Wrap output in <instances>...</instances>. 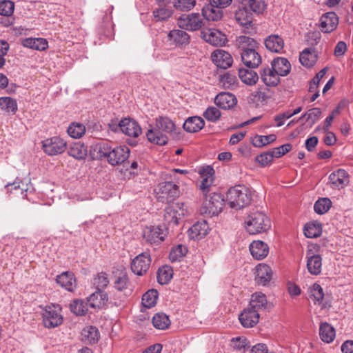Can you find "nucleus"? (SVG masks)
Returning <instances> with one entry per match:
<instances>
[{"label": "nucleus", "mask_w": 353, "mask_h": 353, "mask_svg": "<svg viewBox=\"0 0 353 353\" xmlns=\"http://www.w3.org/2000/svg\"><path fill=\"white\" fill-rule=\"evenodd\" d=\"M250 190L243 185H236L230 188L226 194V201L231 208L240 210L251 202Z\"/></svg>", "instance_id": "f257e3e1"}, {"label": "nucleus", "mask_w": 353, "mask_h": 353, "mask_svg": "<svg viewBox=\"0 0 353 353\" xmlns=\"http://www.w3.org/2000/svg\"><path fill=\"white\" fill-rule=\"evenodd\" d=\"M270 226V219L261 212L250 213L245 220V228L250 234L265 232Z\"/></svg>", "instance_id": "f03ea898"}, {"label": "nucleus", "mask_w": 353, "mask_h": 353, "mask_svg": "<svg viewBox=\"0 0 353 353\" xmlns=\"http://www.w3.org/2000/svg\"><path fill=\"white\" fill-rule=\"evenodd\" d=\"M99 152L107 158L108 161L112 165L121 164L128 157L130 150L127 146H117L112 148L108 143L100 146Z\"/></svg>", "instance_id": "7ed1b4c3"}, {"label": "nucleus", "mask_w": 353, "mask_h": 353, "mask_svg": "<svg viewBox=\"0 0 353 353\" xmlns=\"http://www.w3.org/2000/svg\"><path fill=\"white\" fill-rule=\"evenodd\" d=\"M43 322L45 327L54 328L60 325L63 322L61 314V307L58 305H47L42 312Z\"/></svg>", "instance_id": "20e7f679"}, {"label": "nucleus", "mask_w": 353, "mask_h": 353, "mask_svg": "<svg viewBox=\"0 0 353 353\" xmlns=\"http://www.w3.org/2000/svg\"><path fill=\"white\" fill-rule=\"evenodd\" d=\"M178 26L185 30L196 31L203 26V19L199 13L183 14L177 19Z\"/></svg>", "instance_id": "39448f33"}, {"label": "nucleus", "mask_w": 353, "mask_h": 353, "mask_svg": "<svg viewBox=\"0 0 353 353\" xmlns=\"http://www.w3.org/2000/svg\"><path fill=\"white\" fill-rule=\"evenodd\" d=\"M167 233L165 227L152 225L144 228L143 237L148 243L158 245L164 241Z\"/></svg>", "instance_id": "423d86ee"}, {"label": "nucleus", "mask_w": 353, "mask_h": 353, "mask_svg": "<svg viewBox=\"0 0 353 353\" xmlns=\"http://www.w3.org/2000/svg\"><path fill=\"white\" fill-rule=\"evenodd\" d=\"M150 265V254L145 252L139 254L132 259L131 262V270L134 274L142 276L148 272Z\"/></svg>", "instance_id": "0eeeda50"}, {"label": "nucleus", "mask_w": 353, "mask_h": 353, "mask_svg": "<svg viewBox=\"0 0 353 353\" xmlns=\"http://www.w3.org/2000/svg\"><path fill=\"white\" fill-rule=\"evenodd\" d=\"M45 153L50 156L63 153L66 149V142L59 137L47 139L42 142Z\"/></svg>", "instance_id": "6e6552de"}, {"label": "nucleus", "mask_w": 353, "mask_h": 353, "mask_svg": "<svg viewBox=\"0 0 353 353\" xmlns=\"http://www.w3.org/2000/svg\"><path fill=\"white\" fill-rule=\"evenodd\" d=\"M203 39L208 43L214 46H223L226 41V36L216 29H208L201 32Z\"/></svg>", "instance_id": "1a4fd4ad"}, {"label": "nucleus", "mask_w": 353, "mask_h": 353, "mask_svg": "<svg viewBox=\"0 0 353 353\" xmlns=\"http://www.w3.org/2000/svg\"><path fill=\"white\" fill-rule=\"evenodd\" d=\"M259 313L248 307L239 316V319L243 327L246 328L254 327L259 321Z\"/></svg>", "instance_id": "9d476101"}, {"label": "nucleus", "mask_w": 353, "mask_h": 353, "mask_svg": "<svg viewBox=\"0 0 353 353\" xmlns=\"http://www.w3.org/2000/svg\"><path fill=\"white\" fill-rule=\"evenodd\" d=\"M213 63L222 69H227L233 63V59L230 54L223 50L218 49L214 50L211 55Z\"/></svg>", "instance_id": "9b49d317"}, {"label": "nucleus", "mask_w": 353, "mask_h": 353, "mask_svg": "<svg viewBox=\"0 0 353 353\" xmlns=\"http://www.w3.org/2000/svg\"><path fill=\"white\" fill-rule=\"evenodd\" d=\"M248 307L259 313L270 310L272 305L268 301L267 297L264 294L256 292L251 296Z\"/></svg>", "instance_id": "f8f14e48"}, {"label": "nucleus", "mask_w": 353, "mask_h": 353, "mask_svg": "<svg viewBox=\"0 0 353 353\" xmlns=\"http://www.w3.org/2000/svg\"><path fill=\"white\" fill-rule=\"evenodd\" d=\"M214 103L219 108L230 110L236 105L237 99L234 94L230 92H222L214 98Z\"/></svg>", "instance_id": "ddd939ff"}, {"label": "nucleus", "mask_w": 353, "mask_h": 353, "mask_svg": "<svg viewBox=\"0 0 353 353\" xmlns=\"http://www.w3.org/2000/svg\"><path fill=\"white\" fill-rule=\"evenodd\" d=\"M254 48L244 50L241 53L243 63L250 68H257L261 63V57Z\"/></svg>", "instance_id": "4468645a"}, {"label": "nucleus", "mask_w": 353, "mask_h": 353, "mask_svg": "<svg viewBox=\"0 0 353 353\" xmlns=\"http://www.w3.org/2000/svg\"><path fill=\"white\" fill-rule=\"evenodd\" d=\"M330 183L334 188L341 189L349 183V174L343 169H338L329 176Z\"/></svg>", "instance_id": "2eb2a0df"}, {"label": "nucleus", "mask_w": 353, "mask_h": 353, "mask_svg": "<svg viewBox=\"0 0 353 353\" xmlns=\"http://www.w3.org/2000/svg\"><path fill=\"white\" fill-rule=\"evenodd\" d=\"M87 301L92 308L100 309L106 305L108 296L103 290L97 288V290L88 297Z\"/></svg>", "instance_id": "dca6fc26"}, {"label": "nucleus", "mask_w": 353, "mask_h": 353, "mask_svg": "<svg viewBox=\"0 0 353 353\" xmlns=\"http://www.w3.org/2000/svg\"><path fill=\"white\" fill-rule=\"evenodd\" d=\"M338 24V17L333 12L323 14L320 19L321 31L325 33H330L334 30L337 28Z\"/></svg>", "instance_id": "f3484780"}, {"label": "nucleus", "mask_w": 353, "mask_h": 353, "mask_svg": "<svg viewBox=\"0 0 353 353\" xmlns=\"http://www.w3.org/2000/svg\"><path fill=\"white\" fill-rule=\"evenodd\" d=\"M199 173L201 178L199 188L203 193L206 194L208 192V188L212 184L214 170L211 166L208 165L201 168L199 170Z\"/></svg>", "instance_id": "a211bd4d"}, {"label": "nucleus", "mask_w": 353, "mask_h": 353, "mask_svg": "<svg viewBox=\"0 0 353 353\" xmlns=\"http://www.w3.org/2000/svg\"><path fill=\"white\" fill-rule=\"evenodd\" d=\"M235 21L241 26L248 29L252 26L253 16L252 13L246 6H242L234 12Z\"/></svg>", "instance_id": "6ab92c4d"}, {"label": "nucleus", "mask_w": 353, "mask_h": 353, "mask_svg": "<svg viewBox=\"0 0 353 353\" xmlns=\"http://www.w3.org/2000/svg\"><path fill=\"white\" fill-rule=\"evenodd\" d=\"M224 205V199L219 194L214 193L210 196L209 199H206L205 206L207 208L209 213L218 214L220 213Z\"/></svg>", "instance_id": "aec40b11"}, {"label": "nucleus", "mask_w": 353, "mask_h": 353, "mask_svg": "<svg viewBox=\"0 0 353 353\" xmlns=\"http://www.w3.org/2000/svg\"><path fill=\"white\" fill-rule=\"evenodd\" d=\"M121 132L129 137H138L142 132L138 123L130 118L121 119Z\"/></svg>", "instance_id": "412c9836"}, {"label": "nucleus", "mask_w": 353, "mask_h": 353, "mask_svg": "<svg viewBox=\"0 0 353 353\" xmlns=\"http://www.w3.org/2000/svg\"><path fill=\"white\" fill-rule=\"evenodd\" d=\"M272 271L268 265L259 264L256 268L255 281L259 285L265 286L270 281Z\"/></svg>", "instance_id": "4be33fe9"}, {"label": "nucleus", "mask_w": 353, "mask_h": 353, "mask_svg": "<svg viewBox=\"0 0 353 353\" xmlns=\"http://www.w3.org/2000/svg\"><path fill=\"white\" fill-rule=\"evenodd\" d=\"M260 77L261 81L269 87H274L277 85L280 81L279 75L276 73L275 70L271 67H264L260 71Z\"/></svg>", "instance_id": "5701e85b"}, {"label": "nucleus", "mask_w": 353, "mask_h": 353, "mask_svg": "<svg viewBox=\"0 0 353 353\" xmlns=\"http://www.w3.org/2000/svg\"><path fill=\"white\" fill-rule=\"evenodd\" d=\"M209 230L210 228L206 221H199L189 229V236L192 239L199 240L205 236Z\"/></svg>", "instance_id": "b1692460"}, {"label": "nucleus", "mask_w": 353, "mask_h": 353, "mask_svg": "<svg viewBox=\"0 0 353 353\" xmlns=\"http://www.w3.org/2000/svg\"><path fill=\"white\" fill-rule=\"evenodd\" d=\"M250 251L255 259L262 260L268 256L269 246L262 241H254L250 245Z\"/></svg>", "instance_id": "393cba45"}, {"label": "nucleus", "mask_w": 353, "mask_h": 353, "mask_svg": "<svg viewBox=\"0 0 353 353\" xmlns=\"http://www.w3.org/2000/svg\"><path fill=\"white\" fill-rule=\"evenodd\" d=\"M157 193L163 199L174 198L179 194V187L172 182L164 181L159 184Z\"/></svg>", "instance_id": "a878e982"}, {"label": "nucleus", "mask_w": 353, "mask_h": 353, "mask_svg": "<svg viewBox=\"0 0 353 353\" xmlns=\"http://www.w3.org/2000/svg\"><path fill=\"white\" fill-rule=\"evenodd\" d=\"M201 15L203 19L204 18L207 21H216L222 18L223 10L210 1L209 4L204 6L202 8Z\"/></svg>", "instance_id": "bb28decb"}, {"label": "nucleus", "mask_w": 353, "mask_h": 353, "mask_svg": "<svg viewBox=\"0 0 353 353\" xmlns=\"http://www.w3.org/2000/svg\"><path fill=\"white\" fill-rule=\"evenodd\" d=\"M271 67L275 70L279 77L287 76L291 70V64L284 57H277L271 62Z\"/></svg>", "instance_id": "cd10ccee"}, {"label": "nucleus", "mask_w": 353, "mask_h": 353, "mask_svg": "<svg viewBox=\"0 0 353 353\" xmlns=\"http://www.w3.org/2000/svg\"><path fill=\"white\" fill-rule=\"evenodd\" d=\"M308 296L315 305L321 308H325L329 305L328 296L325 294L323 288H310Z\"/></svg>", "instance_id": "c85d7f7f"}, {"label": "nucleus", "mask_w": 353, "mask_h": 353, "mask_svg": "<svg viewBox=\"0 0 353 353\" xmlns=\"http://www.w3.org/2000/svg\"><path fill=\"white\" fill-rule=\"evenodd\" d=\"M317 51L314 48L304 49L299 56V61L301 63L307 68L312 67L317 61Z\"/></svg>", "instance_id": "c756f323"}, {"label": "nucleus", "mask_w": 353, "mask_h": 353, "mask_svg": "<svg viewBox=\"0 0 353 353\" xmlns=\"http://www.w3.org/2000/svg\"><path fill=\"white\" fill-rule=\"evenodd\" d=\"M307 268L308 272L313 275H318L321 272L322 259L319 254H312L310 252L307 253Z\"/></svg>", "instance_id": "7c9ffc66"}, {"label": "nucleus", "mask_w": 353, "mask_h": 353, "mask_svg": "<svg viewBox=\"0 0 353 353\" xmlns=\"http://www.w3.org/2000/svg\"><path fill=\"white\" fill-rule=\"evenodd\" d=\"M264 43L268 50L275 53H281L284 47L283 39L277 34L268 36Z\"/></svg>", "instance_id": "2f4dec72"}, {"label": "nucleus", "mask_w": 353, "mask_h": 353, "mask_svg": "<svg viewBox=\"0 0 353 353\" xmlns=\"http://www.w3.org/2000/svg\"><path fill=\"white\" fill-rule=\"evenodd\" d=\"M146 137L150 142L160 145H165L168 141L167 135L157 126L154 128L148 130Z\"/></svg>", "instance_id": "473e14b6"}, {"label": "nucleus", "mask_w": 353, "mask_h": 353, "mask_svg": "<svg viewBox=\"0 0 353 353\" xmlns=\"http://www.w3.org/2000/svg\"><path fill=\"white\" fill-rule=\"evenodd\" d=\"M156 126L165 134L174 136L176 133V126L173 121L166 117H159L156 119Z\"/></svg>", "instance_id": "72a5a7b5"}, {"label": "nucleus", "mask_w": 353, "mask_h": 353, "mask_svg": "<svg viewBox=\"0 0 353 353\" xmlns=\"http://www.w3.org/2000/svg\"><path fill=\"white\" fill-rule=\"evenodd\" d=\"M239 77L243 83L248 85H254L259 80L258 74L251 68H240Z\"/></svg>", "instance_id": "f704fd0d"}, {"label": "nucleus", "mask_w": 353, "mask_h": 353, "mask_svg": "<svg viewBox=\"0 0 353 353\" xmlns=\"http://www.w3.org/2000/svg\"><path fill=\"white\" fill-rule=\"evenodd\" d=\"M205 125L204 120L200 117H189L183 123V129L188 132H196L201 130Z\"/></svg>", "instance_id": "c9c22d12"}, {"label": "nucleus", "mask_w": 353, "mask_h": 353, "mask_svg": "<svg viewBox=\"0 0 353 353\" xmlns=\"http://www.w3.org/2000/svg\"><path fill=\"white\" fill-rule=\"evenodd\" d=\"M0 109L7 114H14L18 110L17 102L10 97H0Z\"/></svg>", "instance_id": "e433bc0d"}, {"label": "nucleus", "mask_w": 353, "mask_h": 353, "mask_svg": "<svg viewBox=\"0 0 353 353\" xmlns=\"http://www.w3.org/2000/svg\"><path fill=\"white\" fill-rule=\"evenodd\" d=\"M179 203H176L172 205L168 206L165 208V219L168 222H172L175 224L178 223L179 219L181 216L184 215L183 210L181 212L177 211L179 209Z\"/></svg>", "instance_id": "4c0bfd02"}, {"label": "nucleus", "mask_w": 353, "mask_h": 353, "mask_svg": "<svg viewBox=\"0 0 353 353\" xmlns=\"http://www.w3.org/2000/svg\"><path fill=\"white\" fill-rule=\"evenodd\" d=\"M319 335L323 341L331 343L335 338V330L330 324L323 323L320 325Z\"/></svg>", "instance_id": "58836bf2"}, {"label": "nucleus", "mask_w": 353, "mask_h": 353, "mask_svg": "<svg viewBox=\"0 0 353 353\" xmlns=\"http://www.w3.org/2000/svg\"><path fill=\"white\" fill-rule=\"evenodd\" d=\"M87 148L80 142L72 143L68 150V154L77 159H85L87 156Z\"/></svg>", "instance_id": "ea45409f"}, {"label": "nucleus", "mask_w": 353, "mask_h": 353, "mask_svg": "<svg viewBox=\"0 0 353 353\" xmlns=\"http://www.w3.org/2000/svg\"><path fill=\"white\" fill-rule=\"evenodd\" d=\"M168 37L170 41H172L176 45L187 44L190 39L188 34L181 30H172L169 32Z\"/></svg>", "instance_id": "a19ab883"}, {"label": "nucleus", "mask_w": 353, "mask_h": 353, "mask_svg": "<svg viewBox=\"0 0 353 353\" xmlns=\"http://www.w3.org/2000/svg\"><path fill=\"white\" fill-rule=\"evenodd\" d=\"M159 292L155 288H150L142 296V304L146 308L154 307L157 301Z\"/></svg>", "instance_id": "79ce46f5"}, {"label": "nucleus", "mask_w": 353, "mask_h": 353, "mask_svg": "<svg viewBox=\"0 0 353 353\" xmlns=\"http://www.w3.org/2000/svg\"><path fill=\"white\" fill-rule=\"evenodd\" d=\"M56 282L61 287H72L76 285V278L73 272L65 271L57 276Z\"/></svg>", "instance_id": "37998d69"}, {"label": "nucleus", "mask_w": 353, "mask_h": 353, "mask_svg": "<svg viewBox=\"0 0 353 353\" xmlns=\"http://www.w3.org/2000/svg\"><path fill=\"white\" fill-rule=\"evenodd\" d=\"M243 6L249 7L255 13L260 14L265 9V3L263 0H237Z\"/></svg>", "instance_id": "c03bdc74"}, {"label": "nucleus", "mask_w": 353, "mask_h": 353, "mask_svg": "<svg viewBox=\"0 0 353 353\" xmlns=\"http://www.w3.org/2000/svg\"><path fill=\"white\" fill-rule=\"evenodd\" d=\"M172 275V268L169 265H164L157 272V281L160 285H165L170 281Z\"/></svg>", "instance_id": "a18cd8bd"}, {"label": "nucleus", "mask_w": 353, "mask_h": 353, "mask_svg": "<svg viewBox=\"0 0 353 353\" xmlns=\"http://www.w3.org/2000/svg\"><path fill=\"white\" fill-rule=\"evenodd\" d=\"M219 82L225 89H234L237 86L238 79L234 74L225 72L220 76Z\"/></svg>", "instance_id": "49530a36"}, {"label": "nucleus", "mask_w": 353, "mask_h": 353, "mask_svg": "<svg viewBox=\"0 0 353 353\" xmlns=\"http://www.w3.org/2000/svg\"><path fill=\"white\" fill-rule=\"evenodd\" d=\"M81 336L90 343H95L98 341L99 333L97 327L90 325L83 329Z\"/></svg>", "instance_id": "de8ad7c7"}, {"label": "nucleus", "mask_w": 353, "mask_h": 353, "mask_svg": "<svg viewBox=\"0 0 353 353\" xmlns=\"http://www.w3.org/2000/svg\"><path fill=\"white\" fill-rule=\"evenodd\" d=\"M321 232V225L319 223H308L304 227V234L307 238L319 237Z\"/></svg>", "instance_id": "09e8293b"}, {"label": "nucleus", "mask_w": 353, "mask_h": 353, "mask_svg": "<svg viewBox=\"0 0 353 353\" xmlns=\"http://www.w3.org/2000/svg\"><path fill=\"white\" fill-rule=\"evenodd\" d=\"M88 305H89L88 301L85 302L83 300L77 299L70 303V311L76 315L83 316L85 314L88 310Z\"/></svg>", "instance_id": "8fccbe9b"}, {"label": "nucleus", "mask_w": 353, "mask_h": 353, "mask_svg": "<svg viewBox=\"0 0 353 353\" xmlns=\"http://www.w3.org/2000/svg\"><path fill=\"white\" fill-rule=\"evenodd\" d=\"M152 324L157 329L165 330L170 325V321L165 314L157 313L152 318Z\"/></svg>", "instance_id": "3c124183"}, {"label": "nucleus", "mask_w": 353, "mask_h": 353, "mask_svg": "<svg viewBox=\"0 0 353 353\" xmlns=\"http://www.w3.org/2000/svg\"><path fill=\"white\" fill-rule=\"evenodd\" d=\"M236 45L239 48L241 49L243 52L244 50L256 48L258 43L254 39L248 36L241 35L236 38Z\"/></svg>", "instance_id": "603ef678"}, {"label": "nucleus", "mask_w": 353, "mask_h": 353, "mask_svg": "<svg viewBox=\"0 0 353 353\" xmlns=\"http://www.w3.org/2000/svg\"><path fill=\"white\" fill-rule=\"evenodd\" d=\"M68 134L74 139L81 138L85 132V127L79 123H72L68 128Z\"/></svg>", "instance_id": "864d4df0"}, {"label": "nucleus", "mask_w": 353, "mask_h": 353, "mask_svg": "<svg viewBox=\"0 0 353 353\" xmlns=\"http://www.w3.org/2000/svg\"><path fill=\"white\" fill-rule=\"evenodd\" d=\"M321 114L320 108H314L304 113L299 120L306 118V121L310 123V126H312L321 118Z\"/></svg>", "instance_id": "5fc2aeb1"}, {"label": "nucleus", "mask_w": 353, "mask_h": 353, "mask_svg": "<svg viewBox=\"0 0 353 353\" xmlns=\"http://www.w3.org/2000/svg\"><path fill=\"white\" fill-rule=\"evenodd\" d=\"M203 116L207 121L216 123L221 117V112L217 108L209 106L203 113Z\"/></svg>", "instance_id": "6e6d98bb"}, {"label": "nucleus", "mask_w": 353, "mask_h": 353, "mask_svg": "<svg viewBox=\"0 0 353 353\" xmlns=\"http://www.w3.org/2000/svg\"><path fill=\"white\" fill-rule=\"evenodd\" d=\"M332 205V202L328 198H321L316 201L314 205V211L319 214L327 212Z\"/></svg>", "instance_id": "4d7b16f0"}, {"label": "nucleus", "mask_w": 353, "mask_h": 353, "mask_svg": "<svg viewBox=\"0 0 353 353\" xmlns=\"http://www.w3.org/2000/svg\"><path fill=\"white\" fill-rule=\"evenodd\" d=\"M187 252L188 249L185 245H178L171 250L169 254V259L172 261H179L186 254Z\"/></svg>", "instance_id": "13d9d810"}, {"label": "nucleus", "mask_w": 353, "mask_h": 353, "mask_svg": "<svg viewBox=\"0 0 353 353\" xmlns=\"http://www.w3.org/2000/svg\"><path fill=\"white\" fill-rule=\"evenodd\" d=\"M154 17L157 21H165L170 18L172 14V10L170 8L160 7L153 12Z\"/></svg>", "instance_id": "bf43d9fd"}, {"label": "nucleus", "mask_w": 353, "mask_h": 353, "mask_svg": "<svg viewBox=\"0 0 353 353\" xmlns=\"http://www.w3.org/2000/svg\"><path fill=\"white\" fill-rule=\"evenodd\" d=\"M196 5V0H174V6L181 11L192 10Z\"/></svg>", "instance_id": "052dcab7"}, {"label": "nucleus", "mask_w": 353, "mask_h": 353, "mask_svg": "<svg viewBox=\"0 0 353 353\" xmlns=\"http://www.w3.org/2000/svg\"><path fill=\"white\" fill-rule=\"evenodd\" d=\"M14 10V3L9 0H3L0 2V14L3 16H11Z\"/></svg>", "instance_id": "680f3d73"}, {"label": "nucleus", "mask_w": 353, "mask_h": 353, "mask_svg": "<svg viewBox=\"0 0 353 353\" xmlns=\"http://www.w3.org/2000/svg\"><path fill=\"white\" fill-rule=\"evenodd\" d=\"M109 283L108 274L105 272H101L94 277L92 283L94 287H107Z\"/></svg>", "instance_id": "e2e57ef3"}, {"label": "nucleus", "mask_w": 353, "mask_h": 353, "mask_svg": "<svg viewBox=\"0 0 353 353\" xmlns=\"http://www.w3.org/2000/svg\"><path fill=\"white\" fill-rule=\"evenodd\" d=\"M276 138L274 134L258 136L254 140L253 144L256 147H262L274 141Z\"/></svg>", "instance_id": "0e129e2a"}, {"label": "nucleus", "mask_w": 353, "mask_h": 353, "mask_svg": "<svg viewBox=\"0 0 353 353\" xmlns=\"http://www.w3.org/2000/svg\"><path fill=\"white\" fill-rule=\"evenodd\" d=\"M275 158L272 151L264 152L256 157V161L263 166L268 165Z\"/></svg>", "instance_id": "69168bd1"}, {"label": "nucleus", "mask_w": 353, "mask_h": 353, "mask_svg": "<svg viewBox=\"0 0 353 353\" xmlns=\"http://www.w3.org/2000/svg\"><path fill=\"white\" fill-rule=\"evenodd\" d=\"M267 99V95L265 92L261 91L260 90H256L252 92L249 96L250 102H252L255 104H258L259 103H262Z\"/></svg>", "instance_id": "338daca9"}, {"label": "nucleus", "mask_w": 353, "mask_h": 353, "mask_svg": "<svg viewBox=\"0 0 353 353\" xmlns=\"http://www.w3.org/2000/svg\"><path fill=\"white\" fill-rule=\"evenodd\" d=\"M292 149V145L290 143H285L279 147L273 149L272 152L274 154L275 158H279L287 152L290 151Z\"/></svg>", "instance_id": "774afa93"}]
</instances>
